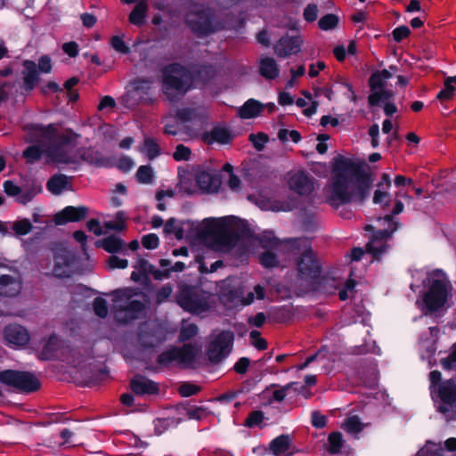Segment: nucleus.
I'll return each mask as SVG.
<instances>
[{
	"label": "nucleus",
	"mask_w": 456,
	"mask_h": 456,
	"mask_svg": "<svg viewBox=\"0 0 456 456\" xmlns=\"http://www.w3.org/2000/svg\"><path fill=\"white\" fill-rule=\"evenodd\" d=\"M370 174L361 172L347 159L336 162L330 183L323 190L324 199L333 208L352 201H362L372 186Z\"/></svg>",
	"instance_id": "f257e3e1"
},
{
	"label": "nucleus",
	"mask_w": 456,
	"mask_h": 456,
	"mask_svg": "<svg viewBox=\"0 0 456 456\" xmlns=\"http://www.w3.org/2000/svg\"><path fill=\"white\" fill-rule=\"evenodd\" d=\"M138 296L137 290L130 288L113 292V314L118 322L127 323L142 314L145 305Z\"/></svg>",
	"instance_id": "f03ea898"
},
{
	"label": "nucleus",
	"mask_w": 456,
	"mask_h": 456,
	"mask_svg": "<svg viewBox=\"0 0 456 456\" xmlns=\"http://www.w3.org/2000/svg\"><path fill=\"white\" fill-rule=\"evenodd\" d=\"M192 72L185 67L174 63L164 69L163 90L169 101L175 102L191 87Z\"/></svg>",
	"instance_id": "7ed1b4c3"
},
{
	"label": "nucleus",
	"mask_w": 456,
	"mask_h": 456,
	"mask_svg": "<svg viewBox=\"0 0 456 456\" xmlns=\"http://www.w3.org/2000/svg\"><path fill=\"white\" fill-rule=\"evenodd\" d=\"M202 234L206 237L209 246L219 251L229 250L236 240L232 227L226 219L207 220Z\"/></svg>",
	"instance_id": "20e7f679"
},
{
	"label": "nucleus",
	"mask_w": 456,
	"mask_h": 456,
	"mask_svg": "<svg viewBox=\"0 0 456 456\" xmlns=\"http://www.w3.org/2000/svg\"><path fill=\"white\" fill-rule=\"evenodd\" d=\"M26 132V140L29 142H39L42 146H45V153L53 142H59L67 143L74 139V133L66 130L61 134H58L54 125L51 124L47 126L40 125H26L24 126Z\"/></svg>",
	"instance_id": "39448f33"
},
{
	"label": "nucleus",
	"mask_w": 456,
	"mask_h": 456,
	"mask_svg": "<svg viewBox=\"0 0 456 456\" xmlns=\"http://www.w3.org/2000/svg\"><path fill=\"white\" fill-rule=\"evenodd\" d=\"M397 224L393 221L390 215L379 217L376 225L368 224L365 227L367 231L375 230L370 240L367 244V251L379 259L380 255L384 253L387 248V240L397 229Z\"/></svg>",
	"instance_id": "423d86ee"
},
{
	"label": "nucleus",
	"mask_w": 456,
	"mask_h": 456,
	"mask_svg": "<svg viewBox=\"0 0 456 456\" xmlns=\"http://www.w3.org/2000/svg\"><path fill=\"white\" fill-rule=\"evenodd\" d=\"M452 287L446 274L441 270L430 273V288L426 293L424 302L429 310L442 307L451 296Z\"/></svg>",
	"instance_id": "0eeeda50"
},
{
	"label": "nucleus",
	"mask_w": 456,
	"mask_h": 456,
	"mask_svg": "<svg viewBox=\"0 0 456 456\" xmlns=\"http://www.w3.org/2000/svg\"><path fill=\"white\" fill-rule=\"evenodd\" d=\"M297 242L292 248L293 256L300 255L297 260L298 276L305 281L313 280L320 274V265L309 242L306 240H295Z\"/></svg>",
	"instance_id": "6e6552de"
},
{
	"label": "nucleus",
	"mask_w": 456,
	"mask_h": 456,
	"mask_svg": "<svg viewBox=\"0 0 456 456\" xmlns=\"http://www.w3.org/2000/svg\"><path fill=\"white\" fill-rule=\"evenodd\" d=\"M212 297L205 292L182 290L177 296V304L186 312L200 314L208 311L212 305Z\"/></svg>",
	"instance_id": "1a4fd4ad"
},
{
	"label": "nucleus",
	"mask_w": 456,
	"mask_h": 456,
	"mask_svg": "<svg viewBox=\"0 0 456 456\" xmlns=\"http://www.w3.org/2000/svg\"><path fill=\"white\" fill-rule=\"evenodd\" d=\"M296 240H291L286 242H280L273 239L269 241H264V248H269L259 256L261 265L267 268L276 267L280 265V258L291 253L295 248Z\"/></svg>",
	"instance_id": "9d476101"
},
{
	"label": "nucleus",
	"mask_w": 456,
	"mask_h": 456,
	"mask_svg": "<svg viewBox=\"0 0 456 456\" xmlns=\"http://www.w3.org/2000/svg\"><path fill=\"white\" fill-rule=\"evenodd\" d=\"M0 382L28 393L36 391L40 387L38 379L32 373L12 370L0 371Z\"/></svg>",
	"instance_id": "9b49d317"
},
{
	"label": "nucleus",
	"mask_w": 456,
	"mask_h": 456,
	"mask_svg": "<svg viewBox=\"0 0 456 456\" xmlns=\"http://www.w3.org/2000/svg\"><path fill=\"white\" fill-rule=\"evenodd\" d=\"M234 334L230 330H223L213 338L208 348V359L215 363L220 362L232 351Z\"/></svg>",
	"instance_id": "f8f14e48"
},
{
	"label": "nucleus",
	"mask_w": 456,
	"mask_h": 456,
	"mask_svg": "<svg viewBox=\"0 0 456 456\" xmlns=\"http://www.w3.org/2000/svg\"><path fill=\"white\" fill-rule=\"evenodd\" d=\"M200 353V348L191 344L184 345L179 348H173L161 354L159 362L161 364L177 362L184 366H191Z\"/></svg>",
	"instance_id": "ddd939ff"
},
{
	"label": "nucleus",
	"mask_w": 456,
	"mask_h": 456,
	"mask_svg": "<svg viewBox=\"0 0 456 456\" xmlns=\"http://www.w3.org/2000/svg\"><path fill=\"white\" fill-rule=\"evenodd\" d=\"M53 273L56 277H69L74 273L75 255L67 248L60 245L53 248Z\"/></svg>",
	"instance_id": "4468645a"
},
{
	"label": "nucleus",
	"mask_w": 456,
	"mask_h": 456,
	"mask_svg": "<svg viewBox=\"0 0 456 456\" xmlns=\"http://www.w3.org/2000/svg\"><path fill=\"white\" fill-rule=\"evenodd\" d=\"M186 21L191 28L198 34L207 35L213 31L210 22V13L200 6L194 5L186 16Z\"/></svg>",
	"instance_id": "2eb2a0df"
},
{
	"label": "nucleus",
	"mask_w": 456,
	"mask_h": 456,
	"mask_svg": "<svg viewBox=\"0 0 456 456\" xmlns=\"http://www.w3.org/2000/svg\"><path fill=\"white\" fill-rule=\"evenodd\" d=\"M194 173L199 191L215 192L218 190L221 181L217 175L202 168L194 169Z\"/></svg>",
	"instance_id": "dca6fc26"
},
{
	"label": "nucleus",
	"mask_w": 456,
	"mask_h": 456,
	"mask_svg": "<svg viewBox=\"0 0 456 456\" xmlns=\"http://www.w3.org/2000/svg\"><path fill=\"white\" fill-rule=\"evenodd\" d=\"M74 139L67 143L62 142H53V145L47 150L48 158L56 163L65 164L64 162L59 160L61 157H69L73 153H79V149L76 148V142L78 135L74 133Z\"/></svg>",
	"instance_id": "f3484780"
},
{
	"label": "nucleus",
	"mask_w": 456,
	"mask_h": 456,
	"mask_svg": "<svg viewBox=\"0 0 456 456\" xmlns=\"http://www.w3.org/2000/svg\"><path fill=\"white\" fill-rule=\"evenodd\" d=\"M5 341L15 346H21L29 341L28 332L19 324H10L4 329Z\"/></svg>",
	"instance_id": "a211bd4d"
},
{
	"label": "nucleus",
	"mask_w": 456,
	"mask_h": 456,
	"mask_svg": "<svg viewBox=\"0 0 456 456\" xmlns=\"http://www.w3.org/2000/svg\"><path fill=\"white\" fill-rule=\"evenodd\" d=\"M302 40L298 37H283L274 45V53L279 57H288L299 52Z\"/></svg>",
	"instance_id": "6ab92c4d"
},
{
	"label": "nucleus",
	"mask_w": 456,
	"mask_h": 456,
	"mask_svg": "<svg viewBox=\"0 0 456 456\" xmlns=\"http://www.w3.org/2000/svg\"><path fill=\"white\" fill-rule=\"evenodd\" d=\"M87 215V208L86 207H66L54 216V222L56 224H64L68 222H77L85 218Z\"/></svg>",
	"instance_id": "aec40b11"
},
{
	"label": "nucleus",
	"mask_w": 456,
	"mask_h": 456,
	"mask_svg": "<svg viewBox=\"0 0 456 456\" xmlns=\"http://www.w3.org/2000/svg\"><path fill=\"white\" fill-rule=\"evenodd\" d=\"M289 188L300 195L309 194L314 189L312 179L304 172H297L290 175Z\"/></svg>",
	"instance_id": "412c9836"
},
{
	"label": "nucleus",
	"mask_w": 456,
	"mask_h": 456,
	"mask_svg": "<svg viewBox=\"0 0 456 456\" xmlns=\"http://www.w3.org/2000/svg\"><path fill=\"white\" fill-rule=\"evenodd\" d=\"M102 159L100 154L91 149H79V153H73L69 157H61L59 160L66 163L67 165H77L82 161H86L89 163H98Z\"/></svg>",
	"instance_id": "4be33fe9"
},
{
	"label": "nucleus",
	"mask_w": 456,
	"mask_h": 456,
	"mask_svg": "<svg viewBox=\"0 0 456 456\" xmlns=\"http://www.w3.org/2000/svg\"><path fill=\"white\" fill-rule=\"evenodd\" d=\"M21 290V281L18 276L2 274L0 275V295L5 297H15Z\"/></svg>",
	"instance_id": "5701e85b"
},
{
	"label": "nucleus",
	"mask_w": 456,
	"mask_h": 456,
	"mask_svg": "<svg viewBox=\"0 0 456 456\" xmlns=\"http://www.w3.org/2000/svg\"><path fill=\"white\" fill-rule=\"evenodd\" d=\"M131 389L136 395H155L159 393L157 383L142 376H135L130 383Z\"/></svg>",
	"instance_id": "b1692460"
},
{
	"label": "nucleus",
	"mask_w": 456,
	"mask_h": 456,
	"mask_svg": "<svg viewBox=\"0 0 456 456\" xmlns=\"http://www.w3.org/2000/svg\"><path fill=\"white\" fill-rule=\"evenodd\" d=\"M179 191L191 195L199 192L197 179L195 178L194 169L183 170L179 172Z\"/></svg>",
	"instance_id": "393cba45"
},
{
	"label": "nucleus",
	"mask_w": 456,
	"mask_h": 456,
	"mask_svg": "<svg viewBox=\"0 0 456 456\" xmlns=\"http://www.w3.org/2000/svg\"><path fill=\"white\" fill-rule=\"evenodd\" d=\"M24 69L22 71L24 89L31 91L39 81V76L37 65L32 61H25L23 62Z\"/></svg>",
	"instance_id": "a878e982"
},
{
	"label": "nucleus",
	"mask_w": 456,
	"mask_h": 456,
	"mask_svg": "<svg viewBox=\"0 0 456 456\" xmlns=\"http://www.w3.org/2000/svg\"><path fill=\"white\" fill-rule=\"evenodd\" d=\"M293 383H289L286 386H279V385H272L270 387L266 388L263 395L267 398V403L272 404L275 402L281 403L287 394L288 391L292 387Z\"/></svg>",
	"instance_id": "bb28decb"
},
{
	"label": "nucleus",
	"mask_w": 456,
	"mask_h": 456,
	"mask_svg": "<svg viewBox=\"0 0 456 456\" xmlns=\"http://www.w3.org/2000/svg\"><path fill=\"white\" fill-rule=\"evenodd\" d=\"M259 73L266 79H274L279 77L280 69L273 58L265 57L259 61Z\"/></svg>",
	"instance_id": "cd10ccee"
},
{
	"label": "nucleus",
	"mask_w": 456,
	"mask_h": 456,
	"mask_svg": "<svg viewBox=\"0 0 456 456\" xmlns=\"http://www.w3.org/2000/svg\"><path fill=\"white\" fill-rule=\"evenodd\" d=\"M263 110L264 105L262 103L254 99H249L238 109V115L243 119L253 118L260 115Z\"/></svg>",
	"instance_id": "c85d7f7f"
},
{
	"label": "nucleus",
	"mask_w": 456,
	"mask_h": 456,
	"mask_svg": "<svg viewBox=\"0 0 456 456\" xmlns=\"http://www.w3.org/2000/svg\"><path fill=\"white\" fill-rule=\"evenodd\" d=\"M289 448L290 440L288 436H278L270 444V449L276 456H287L290 454L289 452Z\"/></svg>",
	"instance_id": "c756f323"
},
{
	"label": "nucleus",
	"mask_w": 456,
	"mask_h": 456,
	"mask_svg": "<svg viewBox=\"0 0 456 456\" xmlns=\"http://www.w3.org/2000/svg\"><path fill=\"white\" fill-rule=\"evenodd\" d=\"M148 10L149 5L147 0H141L129 14V21L136 26L142 25Z\"/></svg>",
	"instance_id": "7c9ffc66"
},
{
	"label": "nucleus",
	"mask_w": 456,
	"mask_h": 456,
	"mask_svg": "<svg viewBox=\"0 0 456 456\" xmlns=\"http://www.w3.org/2000/svg\"><path fill=\"white\" fill-rule=\"evenodd\" d=\"M439 397L447 404H452L456 401V385L449 380L444 382L438 388Z\"/></svg>",
	"instance_id": "2f4dec72"
},
{
	"label": "nucleus",
	"mask_w": 456,
	"mask_h": 456,
	"mask_svg": "<svg viewBox=\"0 0 456 456\" xmlns=\"http://www.w3.org/2000/svg\"><path fill=\"white\" fill-rule=\"evenodd\" d=\"M61 358L62 361L67 362L69 364L78 366L82 362L85 361L86 356L82 354L78 349L64 347L61 349Z\"/></svg>",
	"instance_id": "473e14b6"
},
{
	"label": "nucleus",
	"mask_w": 456,
	"mask_h": 456,
	"mask_svg": "<svg viewBox=\"0 0 456 456\" xmlns=\"http://www.w3.org/2000/svg\"><path fill=\"white\" fill-rule=\"evenodd\" d=\"M69 178L64 175H55L47 182V189L55 195L61 194L69 185Z\"/></svg>",
	"instance_id": "72a5a7b5"
},
{
	"label": "nucleus",
	"mask_w": 456,
	"mask_h": 456,
	"mask_svg": "<svg viewBox=\"0 0 456 456\" xmlns=\"http://www.w3.org/2000/svg\"><path fill=\"white\" fill-rule=\"evenodd\" d=\"M392 77V73L387 69L373 73L369 80L371 91L379 90L385 87L387 79Z\"/></svg>",
	"instance_id": "f704fd0d"
},
{
	"label": "nucleus",
	"mask_w": 456,
	"mask_h": 456,
	"mask_svg": "<svg viewBox=\"0 0 456 456\" xmlns=\"http://www.w3.org/2000/svg\"><path fill=\"white\" fill-rule=\"evenodd\" d=\"M4 189L9 196H17L18 200L22 204H26L32 199V195L29 193H21L20 188L12 181H5L4 183Z\"/></svg>",
	"instance_id": "c9c22d12"
},
{
	"label": "nucleus",
	"mask_w": 456,
	"mask_h": 456,
	"mask_svg": "<svg viewBox=\"0 0 456 456\" xmlns=\"http://www.w3.org/2000/svg\"><path fill=\"white\" fill-rule=\"evenodd\" d=\"M232 136L230 132L224 127H215L206 136L208 142H217L219 143H227L231 141Z\"/></svg>",
	"instance_id": "e433bc0d"
},
{
	"label": "nucleus",
	"mask_w": 456,
	"mask_h": 456,
	"mask_svg": "<svg viewBox=\"0 0 456 456\" xmlns=\"http://www.w3.org/2000/svg\"><path fill=\"white\" fill-rule=\"evenodd\" d=\"M140 151L144 153L150 159H153L160 154V148L157 141L151 137H146L144 139Z\"/></svg>",
	"instance_id": "4c0bfd02"
},
{
	"label": "nucleus",
	"mask_w": 456,
	"mask_h": 456,
	"mask_svg": "<svg viewBox=\"0 0 456 456\" xmlns=\"http://www.w3.org/2000/svg\"><path fill=\"white\" fill-rule=\"evenodd\" d=\"M101 245L107 252L115 253L123 249L125 242L120 238L111 235L104 238Z\"/></svg>",
	"instance_id": "58836bf2"
},
{
	"label": "nucleus",
	"mask_w": 456,
	"mask_h": 456,
	"mask_svg": "<svg viewBox=\"0 0 456 456\" xmlns=\"http://www.w3.org/2000/svg\"><path fill=\"white\" fill-rule=\"evenodd\" d=\"M364 426L357 416H350L344 420L341 428L349 434L357 435L364 428Z\"/></svg>",
	"instance_id": "ea45409f"
},
{
	"label": "nucleus",
	"mask_w": 456,
	"mask_h": 456,
	"mask_svg": "<svg viewBox=\"0 0 456 456\" xmlns=\"http://www.w3.org/2000/svg\"><path fill=\"white\" fill-rule=\"evenodd\" d=\"M394 97V92L384 88L373 91L368 97L370 105L373 106L379 102H389Z\"/></svg>",
	"instance_id": "a19ab883"
},
{
	"label": "nucleus",
	"mask_w": 456,
	"mask_h": 456,
	"mask_svg": "<svg viewBox=\"0 0 456 456\" xmlns=\"http://www.w3.org/2000/svg\"><path fill=\"white\" fill-rule=\"evenodd\" d=\"M453 84L456 85V76L449 77L444 80V87L437 94V99L440 101H448L452 98L456 90Z\"/></svg>",
	"instance_id": "79ce46f5"
},
{
	"label": "nucleus",
	"mask_w": 456,
	"mask_h": 456,
	"mask_svg": "<svg viewBox=\"0 0 456 456\" xmlns=\"http://www.w3.org/2000/svg\"><path fill=\"white\" fill-rule=\"evenodd\" d=\"M151 82L147 79H136L133 83V90L130 91L125 99H135L140 96L141 92L148 91L151 88Z\"/></svg>",
	"instance_id": "37998d69"
},
{
	"label": "nucleus",
	"mask_w": 456,
	"mask_h": 456,
	"mask_svg": "<svg viewBox=\"0 0 456 456\" xmlns=\"http://www.w3.org/2000/svg\"><path fill=\"white\" fill-rule=\"evenodd\" d=\"M135 176L140 183L151 184L154 180V172L150 165L141 166L138 168Z\"/></svg>",
	"instance_id": "c03bdc74"
},
{
	"label": "nucleus",
	"mask_w": 456,
	"mask_h": 456,
	"mask_svg": "<svg viewBox=\"0 0 456 456\" xmlns=\"http://www.w3.org/2000/svg\"><path fill=\"white\" fill-rule=\"evenodd\" d=\"M343 446L342 435L339 432H333L330 434L328 437V447L329 452L335 454L340 452Z\"/></svg>",
	"instance_id": "a18cd8bd"
},
{
	"label": "nucleus",
	"mask_w": 456,
	"mask_h": 456,
	"mask_svg": "<svg viewBox=\"0 0 456 456\" xmlns=\"http://www.w3.org/2000/svg\"><path fill=\"white\" fill-rule=\"evenodd\" d=\"M198 333V327L193 323L183 322L179 339L181 341H186L193 338Z\"/></svg>",
	"instance_id": "49530a36"
},
{
	"label": "nucleus",
	"mask_w": 456,
	"mask_h": 456,
	"mask_svg": "<svg viewBox=\"0 0 456 456\" xmlns=\"http://www.w3.org/2000/svg\"><path fill=\"white\" fill-rule=\"evenodd\" d=\"M338 23V19L335 14H327L322 17L318 22L320 28L322 30L333 29Z\"/></svg>",
	"instance_id": "de8ad7c7"
},
{
	"label": "nucleus",
	"mask_w": 456,
	"mask_h": 456,
	"mask_svg": "<svg viewBox=\"0 0 456 456\" xmlns=\"http://www.w3.org/2000/svg\"><path fill=\"white\" fill-rule=\"evenodd\" d=\"M45 146H43V149H40L38 146L33 145L24 151L23 156L28 162L33 163L40 159L42 153L45 152Z\"/></svg>",
	"instance_id": "09e8293b"
},
{
	"label": "nucleus",
	"mask_w": 456,
	"mask_h": 456,
	"mask_svg": "<svg viewBox=\"0 0 456 456\" xmlns=\"http://www.w3.org/2000/svg\"><path fill=\"white\" fill-rule=\"evenodd\" d=\"M32 224L28 219L16 221L12 224V229L17 235H26L32 230Z\"/></svg>",
	"instance_id": "8fccbe9b"
},
{
	"label": "nucleus",
	"mask_w": 456,
	"mask_h": 456,
	"mask_svg": "<svg viewBox=\"0 0 456 456\" xmlns=\"http://www.w3.org/2000/svg\"><path fill=\"white\" fill-rule=\"evenodd\" d=\"M93 307L94 314L100 318H105L108 314V305L104 298L96 297L94 300Z\"/></svg>",
	"instance_id": "3c124183"
},
{
	"label": "nucleus",
	"mask_w": 456,
	"mask_h": 456,
	"mask_svg": "<svg viewBox=\"0 0 456 456\" xmlns=\"http://www.w3.org/2000/svg\"><path fill=\"white\" fill-rule=\"evenodd\" d=\"M248 140L257 151H262L268 141V136L264 133L251 134Z\"/></svg>",
	"instance_id": "603ef678"
},
{
	"label": "nucleus",
	"mask_w": 456,
	"mask_h": 456,
	"mask_svg": "<svg viewBox=\"0 0 456 456\" xmlns=\"http://www.w3.org/2000/svg\"><path fill=\"white\" fill-rule=\"evenodd\" d=\"M373 202L387 207L390 202V194L387 191H382V189L379 188L375 191Z\"/></svg>",
	"instance_id": "864d4df0"
},
{
	"label": "nucleus",
	"mask_w": 456,
	"mask_h": 456,
	"mask_svg": "<svg viewBox=\"0 0 456 456\" xmlns=\"http://www.w3.org/2000/svg\"><path fill=\"white\" fill-rule=\"evenodd\" d=\"M110 45L115 51L121 53H128L130 51L129 47L119 36H114L110 38Z\"/></svg>",
	"instance_id": "5fc2aeb1"
},
{
	"label": "nucleus",
	"mask_w": 456,
	"mask_h": 456,
	"mask_svg": "<svg viewBox=\"0 0 456 456\" xmlns=\"http://www.w3.org/2000/svg\"><path fill=\"white\" fill-rule=\"evenodd\" d=\"M278 138L282 142H287L289 139H291L294 142H299L301 136L300 134L296 130L289 131L287 129H281L278 132Z\"/></svg>",
	"instance_id": "6e6d98bb"
},
{
	"label": "nucleus",
	"mask_w": 456,
	"mask_h": 456,
	"mask_svg": "<svg viewBox=\"0 0 456 456\" xmlns=\"http://www.w3.org/2000/svg\"><path fill=\"white\" fill-rule=\"evenodd\" d=\"M190 156L191 150L183 144L177 145L175 151L173 153V158L176 161L188 160L190 159Z\"/></svg>",
	"instance_id": "4d7b16f0"
},
{
	"label": "nucleus",
	"mask_w": 456,
	"mask_h": 456,
	"mask_svg": "<svg viewBox=\"0 0 456 456\" xmlns=\"http://www.w3.org/2000/svg\"><path fill=\"white\" fill-rule=\"evenodd\" d=\"M159 243V237L154 233H150L142 237V244L145 248L154 249Z\"/></svg>",
	"instance_id": "13d9d810"
},
{
	"label": "nucleus",
	"mask_w": 456,
	"mask_h": 456,
	"mask_svg": "<svg viewBox=\"0 0 456 456\" xmlns=\"http://www.w3.org/2000/svg\"><path fill=\"white\" fill-rule=\"evenodd\" d=\"M264 419V412L261 411H254L249 413L246 419V425L248 427L257 426L262 423Z\"/></svg>",
	"instance_id": "bf43d9fd"
},
{
	"label": "nucleus",
	"mask_w": 456,
	"mask_h": 456,
	"mask_svg": "<svg viewBox=\"0 0 456 456\" xmlns=\"http://www.w3.org/2000/svg\"><path fill=\"white\" fill-rule=\"evenodd\" d=\"M441 365L446 370L456 369V344L452 352L446 358L441 360Z\"/></svg>",
	"instance_id": "052dcab7"
},
{
	"label": "nucleus",
	"mask_w": 456,
	"mask_h": 456,
	"mask_svg": "<svg viewBox=\"0 0 456 456\" xmlns=\"http://www.w3.org/2000/svg\"><path fill=\"white\" fill-rule=\"evenodd\" d=\"M250 338L255 347L259 350H265L267 347V342L265 339L260 338V332L257 330H252L250 332Z\"/></svg>",
	"instance_id": "680f3d73"
},
{
	"label": "nucleus",
	"mask_w": 456,
	"mask_h": 456,
	"mask_svg": "<svg viewBox=\"0 0 456 456\" xmlns=\"http://www.w3.org/2000/svg\"><path fill=\"white\" fill-rule=\"evenodd\" d=\"M108 265L110 269H125L128 266V261L117 256H111L109 257Z\"/></svg>",
	"instance_id": "e2e57ef3"
},
{
	"label": "nucleus",
	"mask_w": 456,
	"mask_h": 456,
	"mask_svg": "<svg viewBox=\"0 0 456 456\" xmlns=\"http://www.w3.org/2000/svg\"><path fill=\"white\" fill-rule=\"evenodd\" d=\"M115 107H116V102H115L114 98H112L111 96L106 95L101 99V101L98 104L97 110L99 111H103L105 110H112Z\"/></svg>",
	"instance_id": "0e129e2a"
},
{
	"label": "nucleus",
	"mask_w": 456,
	"mask_h": 456,
	"mask_svg": "<svg viewBox=\"0 0 456 456\" xmlns=\"http://www.w3.org/2000/svg\"><path fill=\"white\" fill-rule=\"evenodd\" d=\"M318 8L315 4H308L304 11V18L306 21L312 22L317 19Z\"/></svg>",
	"instance_id": "69168bd1"
},
{
	"label": "nucleus",
	"mask_w": 456,
	"mask_h": 456,
	"mask_svg": "<svg viewBox=\"0 0 456 456\" xmlns=\"http://www.w3.org/2000/svg\"><path fill=\"white\" fill-rule=\"evenodd\" d=\"M199 392V387L196 385L184 383L180 386L179 393L182 396H191Z\"/></svg>",
	"instance_id": "338daca9"
},
{
	"label": "nucleus",
	"mask_w": 456,
	"mask_h": 456,
	"mask_svg": "<svg viewBox=\"0 0 456 456\" xmlns=\"http://www.w3.org/2000/svg\"><path fill=\"white\" fill-rule=\"evenodd\" d=\"M410 28L406 26H401L394 29L393 37L396 42H400L410 35Z\"/></svg>",
	"instance_id": "774afa93"
}]
</instances>
